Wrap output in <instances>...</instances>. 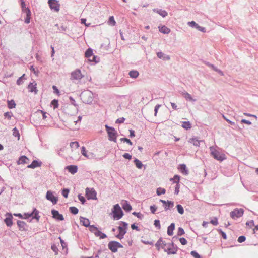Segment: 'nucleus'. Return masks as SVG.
<instances>
[{"mask_svg":"<svg viewBox=\"0 0 258 258\" xmlns=\"http://www.w3.org/2000/svg\"><path fill=\"white\" fill-rule=\"evenodd\" d=\"M155 246L158 250L161 248L163 249L168 255L175 254L177 251V247L174 245L173 242L166 243L161 238L157 241Z\"/></svg>","mask_w":258,"mask_h":258,"instance_id":"obj_1","label":"nucleus"},{"mask_svg":"<svg viewBox=\"0 0 258 258\" xmlns=\"http://www.w3.org/2000/svg\"><path fill=\"white\" fill-rule=\"evenodd\" d=\"M81 119L80 116L78 117L77 119L74 117H71L66 122V126L71 130H77L80 126Z\"/></svg>","mask_w":258,"mask_h":258,"instance_id":"obj_2","label":"nucleus"},{"mask_svg":"<svg viewBox=\"0 0 258 258\" xmlns=\"http://www.w3.org/2000/svg\"><path fill=\"white\" fill-rule=\"evenodd\" d=\"M211 155L217 160L222 161L226 159V156L224 154L219 152L213 147H210Z\"/></svg>","mask_w":258,"mask_h":258,"instance_id":"obj_3","label":"nucleus"},{"mask_svg":"<svg viewBox=\"0 0 258 258\" xmlns=\"http://www.w3.org/2000/svg\"><path fill=\"white\" fill-rule=\"evenodd\" d=\"M112 213L114 219L118 220L123 216L122 211L118 204H116L114 206Z\"/></svg>","mask_w":258,"mask_h":258,"instance_id":"obj_4","label":"nucleus"},{"mask_svg":"<svg viewBox=\"0 0 258 258\" xmlns=\"http://www.w3.org/2000/svg\"><path fill=\"white\" fill-rule=\"evenodd\" d=\"M105 127L108 135L109 140L113 141L116 142L117 138V133L115 131V129L112 127H109L107 125H105Z\"/></svg>","mask_w":258,"mask_h":258,"instance_id":"obj_5","label":"nucleus"},{"mask_svg":"<svg viewBox=\"0 0 258 258\" xmlns=\"http://www.w3.org/2000/svg\"><path fill=\"white\" fill-rule=\"evenodd\" d=\"M89 230L97 237H99L101 239H104L106 237V235L102 233L100 231H99L98 228L94 226V225H91L89 226Z\"/></svg>","mask_w":258,"mask_h":258,"instance_id":"obj_6","label":"nucleus"},{"mask_svg":"<svg viewBox=\"0 0 258 258\" xmlns=\"http://www.w3.org/2000/svg\"><path fill=\"white\" fill-rule=\"evenodd\" d=\"M49 7L54 12H58L60 9V4L57 0H48Z\"/></svg>","mask_w":258,"mask_h":258,"instance_id":"obj_7","label":"nucleus"},{"mask_svg":"<svg viewBox=\"0 0 258 258\" xmlns=\"http://www.w3.org/2000/svg\"><path fill=\"white\" fill-rule=\"evenodd\" d=\"M244 211L243 209H235L233 211L230 212V216L233 219H235L241 217L243 215Z\"/></svg>","mask_w":258,"mask_h":258,"instance_id":"obj_8","label":"nucleus"},{"mask_svg":"<svg viewBox=\"0 0 258 258\" xmlns=\"http://www.w3.org/2000/svg\"><path fill=\"white\" fill-rule=\"evenodd\" d=\"M86 196L88 200H95L96 198V192L93 188H87L86 189Z\"/></svg>","mask_w":258,"mask_h":258,"instance_id":"obj_9","label":"nucleus"},{"mask_svg":"<svg viewBox=\"0 0 258 258\" xmlns=\"http://www.w3.org/2000/svg\"><path fill=\"white\" fill-rule=\"evenodd\" d=\"M122 247V245L118 242L111 241L108 243V248L113 252H116L118 248Z\"/></svg>","mask_w":258,"mask_h":258,"instance_id":"obj_10","label":"nucleus"},{"mask_svg":"<svg viewBox=\"0 0 258 258\" xmlns=\"http://www.w3.org/2000/svg\"><path fill=\"white\" fill-rule=\"evenodd\" d=\"M71 79L80 80L84 77V75L82 74L80 70L76 69L71 73Z\"/></svg>","mask_w":258,"mask_h":258,"instance_id":"obj_11","label":"nucleus"},{"mask_svg":"<svg viewBox=\"0 0 258 258\" xmlns=\"http://www.w3.org/2000/svg\"><path fill=\"white\" fill-rule=\"evenodd\" d=\"M85 57L88 59V60L90 62H95L96 61L95 60L96 56L93 55V51L91 49H88L85 52Z\"/></svg>","mask_w":258,"mask_h":258,"instance_id":"obj_12","label":"nucleus"},{"mask_svg":"<svg viewBox=\"0 0 258 258\" xmlns=\"http://www.w3.org/2000/svg\"><path fill=\"white\" fill-rule=\"evenodd\" d=\"M51 214L52 215V217L57 220L63 221L64 220L63 216L56 210H52Z\"/></svg>","mask_w":258,"mask_h":258,"instance_id":"obj_13","label":"nucleus"},{"mask_svg":"<svg viewBox=\"0 0 258 258\" xmlns=\"http://www.w3.org/2000/svg\"><path fill=\"white\" fill-rule=\"evenodd\" d=\"M46 198L47 200L51 201L53 204H55L57 202V199L55 197L52 192L50 191H48L46 194Z\"/></svg>","mask_w":258,"mask_h":258,"instance_id":"obj_14","label":"nucleus"},{"mask_svg":"<svg viewBox=\"0 0 258 258\" xmlns=\"http://www.w3.org/2000/svg\"><path fill=\"white\" fill-rule=\"evenodd\" d=\"M178 169L183 175H187L188 174V170L184 164L179 165Z\"/></svg>","mask_w":258,"mask_h":258,"instance_id":"obj_15","label":"nucleus"},{"mask_svg":"<svg viewBox=\"0 0 258 258\" xmlns=\"http://www.w3.org/2000/svg\"><path fill=\"white\" fill-rule=\"evenodd\" d=\"M158 28H159V31L161 33H162L163 34H168L171 31L170 29H169V28H168L167 27H166L165 25H160L158 26Z\"/></svg>","mask_w":258,"mask_h":258,"instance_id":"obj_16","label":"nucleus"},{"mask_svg":"<svg viewBox=\"0 0 258 258\" xmlns=\"http://www.w3.org/2000/svg\"><path fill=\"white\" fill-rule=\"evenodd\" d=\"M118 231H119V234L117 235V237L119 239H121L123 238L124 235L126 233L125 231V228L121 227L120 226L118 227Z\"/></svg>","mask_w":258,"mask_h":258,"instance_id":"obj_17","label":"nucleus"},{"mask_svg":"<svg viewBox=\"0 0 258 258\" xmlns=\"http://www.w3.org/2000/svg\"><path fill=\"white\" fill-rule=\"evenodd\" d=\"M122 208L126 211H130L132 210V206L127 201H123L122 203Z\"/></svg>","mask_w":258,"mask_h":258,"instance_id":"obj_18","label":"nucleus"},{"mask_svg":"<svg viewBox=\"0 0 258 258\" xmlns=\"http://www.w3.org/2000/svg\"><path fill=\"white\" fill-rule=\"evenodd\" d=\"M25 12L26 15V18L25 19V22L27 24H28L30 22V19H31V12L30 10L29 9H25Z\"/></svg>","mask_w":258,"mask_h":258,"instance_id":"obj_19","label":"nucleus"},{"mask_svg":"<svg viewBox=\"0 0 258 258\" xmlns=\"http://www.w3.org/2000/svg\"><path fill=\"white\" fill-rule=\"evenodd\" d=\"M68 170L72 174H75L77 172L78 168L76 166L70 165L67 167Z\"/></svg>","mask_w":258,"mask_h":258,"instance_id":"obj_20","label":"nucleus"},{"mask_svg":"<svg viewBox=\"0 0 258 258\" xmlns=\"http://www.w3.org/2000/svg\"><path fill=\"white\" fill-rule=\"evenodd\" d=\"M80 223L84 226L85 227H88L90 224V221L89 219L84 218V217H80Z\"/></svg>","mask_w":258,"mask_h":258,"instance_id":"obj_21","label":"nucleus"},{"mask_svg":"<svg viewBox=\"0 0 258 258\" xmlns=\"http://www.w3.org/2000/svg\"><path fill=\"white\" fill-rule=\"evenodd\" d=\"M36 83H30L28 85V89L29 91L31 92H34L35 93H37V89H36Z\"/></svg>","mask_w":258,"mask_h":258,"instance_id":"obj_22","label":"nucleus"},{"mask_svg":"<svg viewBox=\"0 0 258 258\" xmlns=\"http://www.w3.org/2000/svg\"><path fill=\"white\" fill-rule=\"evenodd\" d=\"M9 217L5 219V222L8 226L11 227L13 225L12 216L11 214H9Z\"/></svg>","mask_w":258,"mask_h":258,"instance_id":"obj_23","label":"nucleus"},{"mask_svg":"<svg viewBox=\"0 0 258 258\" xmlns=\"http://www.w3.org/2000/svg\"><path fill=\"white\" fill-rule=\"evenodd\" d=\"M153 11L155 13H158L163 17H165L167 16V12L165 10H159V9H153Z\"/></svg>","mask_w":258,"mask_h":258,"instance_id":"obj_24","label":"nucleus"},{"mask_svg":"<svg viewBox=\"0 0 258 258\" xmlns=\"http://www.w3.org/2000/svg\"><path fill=\"white\" fill-rule=\"evenodd\" d=\"M41 165V162H39L37 161L34 160L32 163L28 166L29 168H35L37 167H40Z\"/></svg>","mask_w":258,"mask_h":258,"instance_id":"obj_25","label":"nucleus"},{"mask_svg":"<svg viewBox=\"0 0 258 258\" xmlns=\"http://www.w3.org/2000/svg\"><path fill=\"white\" fill-rule=\"evenodd\" d=\"M175 228V224L171 223L170 226H168L167 229V234L169 236H172L173 234V230Z\"/></svg>","mask_w":258,"mask_h":258,"instance_id":"obj_26","label":"nucleus"},{"mask_svg":"<svg viewBox=\"0 0 258 258\" xmlns=\"http://www.w3.org/2000/svg\"><path fill=\"white\" fill-rule=\"evenodd\" d=\"M28 160L29 159L27 157H26L25 156H22L20 157L18 160V164L27 163Z\"/></svg>","mask_w":258,"mask_h":258,"instance_id":"obj_27","label":"nucleus"},{"mask_svg":"<svg viewBox=\"0 0 258 258\" xmlns=\"http://www.w3.org/2000/svg\"><path fill=\"white\" fill-rule=\"evenodd\" d=\"M188 142L192 144L194 146H199L200 141L196 138H190L188 140Z\"/></svg>","mask_w":258,"mask_h":258,"instance_id":"obj_28","label":"nucleus"},{"mask_svg":"<svg viewBox=\"0 0 258 258\" xmlns=\"http://www.w3.org/2000/svg\"><path fill=\"white\" fill-rule=\"evenodd\" d=\"M180 177L178 175H175L173 178H170V180L173 181V183L179 184Z\"/></svg>","mask_w":258,"mask_h":258,"instance_id":"obj_29","label":"nucleus"},{"mask_svg":"<svg viewBox=\"0 0 258 258\" xmlns=\"http://www.w3.org/2000/svg\"><path fill=\"white\" fill-rule=\"evenodd\" d=\"M108 24L109 25L112 26H114L116 25V21L114 18L113 16H110L109 18V20L108 21Z\"/></svg>","mask_w":258,"mask_h":258,"instance_id":"obj_30","label":"nucleus"},{"mask_svg":"<svg viewBox=\"0 0 258 258\" xmlns=\"http://www.w3.org/2000/svg\"><path fill=\"white\" fill-rule=\"evenodd\" d=\"M182 127L185 129L188 130L191 128V125L189 121H184L182 123Z\"/></svg>","mask_w":258,"mask_h":258,"instance_id":"obj_31","label":"nucleus"},{"mask_svg":"<svg viewBox=\"0 0 258 258\" xmlns=\"http://www.w3.org/2000/svg\"><path fill=\"white\" fill-rule=\"evenodd\" d=\"M17 225L19 227L20 230H23L25 229V223L23 221H17Z\"/></svg>","mask_w":258,"mask_h":258,"instance_id":"obj_32","label":"nucleus"},{"mask_svg":"<svg viewBox=\"0 0 258 258\" xmlns=\"http://www.w3.org/2000/svg\"><path fill=\"white\" fill-rule=\"evenodd\" d=\"M129 75L131 78H136L139 76V73L137 71H131L130 72Z\"/></svg>","mask_w":258,"mask_h":258,"instance_id":"obj_33","label":"nucleus"},{"mask_svg":"<svg viewBox=\"0 0 258 258\" xmlns=\"http://www.w3.org/2000/svg\"><path fill=\"white\" fill-rule=\"evenodd\" d=\"M8 106L9 108L12 109L15 107L16 104L13 100L8 101Z\"/></svg>","mask_w":258,"mask_h":258,"instance_id":"obj_34","label":"nucleus"},{"mask_svg":"<svg viewBox=\"0 0 258 258\" xmlns=\"http://www.w3.org/2000/svg\"><path fill=\"white\" fill-rule=\"evenodd\" d=\"M174 205V203L171 201H167V205L165 207V209L166 210H169L170 208L173 207Z\"/></svg>","mask_w":258,"mask_h":258,"instance_id":"obj_35","label":"nucleus"},{"mask_svg":"<svg viewBox=\"0 0 258 258\" xmlns=\"http://www.w3.org/2000/svg\"><path fill=\"white\" fill-rule=\"evenodd\" d=\"M13 135L16 137H17L18 140L20 139V136L19 131L16 127L13 130Z\"/></svg>","mask_w":258,"mask_h":258,"instance_id":"obj_36","label":"nucleus"},{"mask_svg":"<svg viewBox=\"0 0 258 258\" xmlns=\"http://www.w3.org/2000/svg\"><path fill=\"white\" fill-rule=\"evenodd\" d=\"M134 162L136 164V167L139 168V169H141L142 168V166H143V164L142 163V162L139 161L138 159H136L135 160H134Z\"/></svg>","mask_w":258,"mask_h":258,"instance_id":"obj_37","label":"nucleus"},{"mask_svg":"<svg viewBox=\"0 0 258 258\" xmlns=\"http://www.w3.org/2000/svg\"><path fill=\"white\" fill-rule=\"evenodd\" d=\"M70 211L73 214H77L78 213V209L75 207H71L69 208Z\"/></svg>","mask_w":258,"mask_h":258,"instance_id":"obj_38","label":"nucleus"},{"mask_svg":"<svg viewBox=\"0 0 258 258\" xmlns=\"http://www.w3.org/2000/svg\"><path fill=\"white\" fill-rule=\"evenodd\" d=\"M70 147L72 148H78L79 146V143L78 142H72L70 143Z\"/></svg>","mask_w":258,"mask_h":258,"instance_id":"obj_39","label":"nucleus"},{"mask_svg":"<svg viewBox=\"0 0 258 258\" xmlns=\"http://www.w3.org/2000/svg\"><path fill=\"white\" fill-rule=\"evenodd\" d=\"M177 211L180 214H183L184 213V209L182 206L181 205H177Z\"/></svg>","mask_w":258,"mask_h":258,"instance_id":"obj_40","label":"nucleus"},{"mask_svg":"<svg viewBox=\"0 0 258 258\" xmlns=\"http://www.w3.org/2000/svg\"><path fill=\"white\" fill-rule=\"evenodd\" d=\"M81 153L82 154L87 158H89V156L87 154V151L85 149V147H82L81 148Z\"/></svg>","mask_w":258,"mask_h":258,"instance_id":"obj_41","label":"nucleus"},{"mask_svg":"<svg viewBox=\"0 0 258 258\" xmlns=\"http://www.w3.org/2000/svg\"><path fill=\"white\" fill-rule=\"evenodd\" d=\"M165 189L162 188H158L157 189V194L158 195H160L161 194H164L165 193Z\"/></svg>","mask_w":258,"mask_h":258,"instance_id":"obj_42","label":"nucleus"},{"mask_svg":"<svg viewBox=\"0 0 258 258\" xmlns=\"http://www.w3.org/2000/svg\"><path fill=\"white\" fill-rule=\"evenodd\" d=\"M190 254L194 258H202L201 256L195 251H192Z\"/></svg>","mask_w":258,"mask_h":258,"instance_id":"obj_43","label":"nucleus"},{"mask_svg":"<svg viewBox=\"0 0 258 258\" xmlns=\"http://www.w3.org/2000/svg\"><path fill=\"white\" fill-rule=\"evenodd\" d=\"M184 97L187 100H189L190 101H195V100L193 99L191 95L188 93H186L185 94H184Z\"/></svg>","mask_w":258,"mask_h":258,"instance_id":"obj_44","label":"nucleus"},{"mask_svg":"<svg viewBox=\"0 0 258 258\" xmlns=\"http://www.w3.org/2000/svg\"><path fill=\"white\" fill-rule=\"evenodd\" d=\"M184 234V231L181 227H179L178 229L177 235L178 236H181Z\"/></svg>","mask_w":258,"mask_h":258,"instance_id":"obj_45","label":"nucleus"},{"mask_svg":"<svg viewBox=\"0 0 258 258\" xmlns=\"http://www.w3.org/2000/svg\"><path fill=\"white\" fill-rule=\"evenodd\" d=\"M32 213H33V215H35L34 218L38 220L39 219V216H38V211L36 210V209H34Z\"/></svg>","mask_w":258,"mask_h":258,"instance_id":"obj_46","label":"nucleus"},{"mask_svg":"<svg viewBox=\"0 0 258 258\" xmlns=\"http://www.w3.org/2000/svg\"><path fill=\"white\" fill-rule=\"evenodd\" d=\"M133 214L136 216H137L140 219H142L143 218V215L140 213L138 212H134Z\"/></svg>","mask_w":258,"mask_h":258,"instance_id":"obj_47","label":"nucleus"},{"mask_svg":"<svg viewBox=\"0 0 258 258\" xmlns=\"http://www.w3.org/2000/svg\"><path fill=\"white\" fill-rule=\"evenodd\" d=\"M51 105L53 106L54 108H56L58 107V101L57 100H53L51 102Z\"/></svg>","mask_w":258,"mask_h":258,"instance_id":"obj_48","label":"nucleus"},{"mask_svg":"<svg viewBox=\"0 0 258 258\" xmlns=\"http://www.w3.org/2000/svg\"><path fill=\"white\" fill-rule=\"evenodd\" d=\"M69 190L68 189H64L63 190H62V195L66 198H67L68 197V194H69Z\"/></svg>","mask_w":258,"mask_h":258,"instance_id":"obj_49","label":"nucleus"},{"mask_svg":"<svg viewBox=\"0 0 258 258\" xmlns=\"http://www.w3.org/2000/svg\"><path fill=\"white\" fill-rule=\"evenodd\" d=\"M120 140L126 142L130 145H132V144H133V143L131 141V140L127 138H121L120 139Z\"/></svg>","mask_w":258,"mask_h":258,"instance_id":"obj_50","label":"nucleus"},{"mask_svg":"<svg viewBox=\"0 0 258 258\" xmlns=\"http://www.w3.org/2000/svg\"><path fill=\"white\" fill-rule=\"evenodd\" d=\"M245 239H246V238H245V236H240V237H238L237 241L239 243H242V242L245 241Z\"/></svg>","mask_w":258,"mask_h":258,"instance_id":"obj_51","label":"nucleus"},{"mask_svg":"<svg viewBox=\"0 0 258 258\" xmlns=\"http://www.w3.org/2000/svg\"><path fill=\"white\" fill-rule=\"evenodd\" d=\"M51 249L56 254L58 253V249L55 244L51 246Z\"/></svg>","mask_w":258,"mask_h":258,"instance_id":"obj_52","label":"nucleus"},{"mask_svg":"<svg viewBox=\"0 0 258 258\" xmlns=\"http://www.w3.org/2000/svg\"><path fill=\"white\" fill-rule=\"evenodd\" d=\"M210 223L214 225H217L218 224V220L217 218H214L213 219L210 221Z\"/></svg>","mask_w":258,"mask_h":258,"instance_id":"obj_53","label":"nucleus"},{"mask_svg":"<svg viewBox=\"0 0 258 258\" xmlns=\"http://www.w3.org/2000/svg\"><path fill=\"white\" fill-rule=\"evenodd\" d=\"M179 241L182 245H186L187 244V240L184 238H180Z\"/></svg>","mask_w":258,"mask_h":258,"instance_id":"obj_54","label":"nucleus"},{"mask_svg":"<svg viewBox=\"0 0 258 258\" xmlns=\"http://www.w3.org/2000/svg\"><path fill=\"white\" fill-rule=\"evenodd\" d=\"M24 219H27L28 218H29L31 216H33V213H25L24 214Z\"/></svg>","mask_w":258,"mask_h":258,"instance_id":"obj_55","label":"nucleus"},{"mask_svg":"<svg viewBox=\"0 0 258 258\" xmlns=\"http://www.w3.org/2000/svg\"><path fill=\"white\" fill-rule=\"evenodd\" d=\"M123 157L125 158V159H128V160H131V158H132V156L129 154L128 153H125L123 155Z\"/></svg>","mask_w":258,"mask_h":258,"instance_id":"obj_56","label":"nucleus"},{"mask_svg":"<svg viewBox=\"0 0 258 258\" xmlns=\"http://www.w3.org/2000/svg\"><path fill=\"white\" fill-rule=\"evenodd\" d=\"M25 76V74H23L21 77H20L17 81V84L18 85H21L22 83V78L24 77Z\"/></svg>","mask_w":258,"mask_h":258,"instance_id":"obj_57","label":"nucleus"},{"mask_svg":"<svg viewBox=\"0 0 258 258\" xmlns=\"http://www.w3.org/2000/svg\"><path fill=\"white\" fill-rule=\"evenodd\" d=\"M21 6H22V11L23 12H25V9H28V8L26 7L25 3L24 1H22L21 2Z\"/></svg>","mask_w":258,"mask_h":258,"instance_id":"obj_58","label":"nucleus"},{"mask_svg":"<svg viewBox=\"0 0 258 258\" xmlns=\"http://www.w3.org/2000/svg\"><path fill=\"white\" fill-rule=\"evenodd\" d=\"M150 210L152 213L154 214L157 210V207L155 205L151 206Z\"/></svg>","mask_w":258,"mask_h":258,"instance_id":"obj_59","label":"nucleus"},{"mask_svg":"<svg viewBox=\"0 0 258 258\" xmlns=\"http://www.w3.org/2000/svg\"><path fill=\"white\" fill-rule=\"evenodd\" d=\"M180 185L179 184H177L175 188V194L178 195L179 192Z\"/></svg>","mask_w":258,"mask_h":258,"instance_id":"obj_60","label":"nucleus"},{"mask_svg":"<svg viewBox=\"0 0 258 258\" xmlns=\"http://www.w3.org/2000/svg\"><path fill=\"white\" fill-rule=\"evenodd\" d=\"M154 224L156 227H158V228H160V224L159 220H155L154 221Z\"/></svg>","mask_w":258,"mask_h":258,"instance_id":"obj_61","label":"nucleus"},{"mask_svg":"<svg viewBox=\"0 0 258 258\" xmlns=\"http://www.w3.org/2000/svg\"><path fill=\"white\" fill-rule=\"evenodd\" d=\"M124 120H125V118L123 117H121V118L117 119L116 121V123H122L124 121Z\"/></svg>","mask_w":258,"mask_h":258,"instance_id":"obj_62","label":"nucleus"},{"mask_svg":"<svg viewBox=\"0 0 258 258\" xmlns=\"http://www.w3.org/2000/svg\"><path fill=\"white\" fill-rule=\"evenodd\" d=\"M198 30H199L200 31L205 32V28L204 27H202L201 26H200L199 25H197V26L196 27Z\"/></svg>","mask_w":258,"mask_h":258,"instance_id":"obj_63","label":"nucleus"},{"mask_svg":"<svg viewBox=\"0 0 258 258\" xmlns=\"http://www.w3.org/2000/svg\"><path fill=\"white\" fill-rule=\"evenodd\" d=\"M78 198H79V200L82 202V204H84L85 203V199L82 196H81V195H79Z\"/></svg>","mask_w":258,"mask_h":258,"instance_id":"obj_64","label":"nucleus"}]
</instances>
